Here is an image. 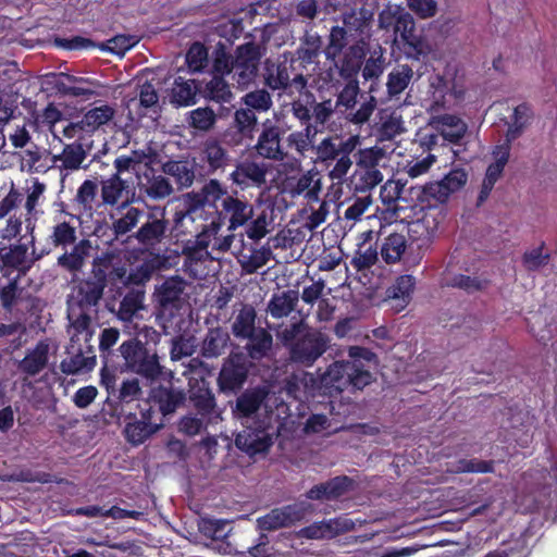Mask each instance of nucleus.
I'll list each match as a JSON object with an SVG mask.
<instances>
[{
  "label": "nucleus",
  "instance_id": "de8ad7c7",
  "mask_svg": "<svg viewBox=\"0 0 557 557\" xmlns=\"http://www.w3.org/2000/svg\"><path fill=\"white\" fill-rule=\"evenodd\" d=\"M413 76V71L408 64H401L393 69L387 77V91L391 97L398 96L409 85Z\"/></svg>",
  "mask_w": 557,
  "mask_h": 557
},
{
  "label": "nucleus",
  "instance_id": "a19ab883",
  "mask_svg": "<svg viewBox=\"0 0 557 557\" xmlns=\"http://www.w3.org/2000/svg\"><path fill=\"white\" fill-rule=\"evenodd\" d=\"M48 362V346L39 343L30 352H28L18 363V369L29 375L38 374Z\"/></svg>",
  "mask_w": 557,
  "mask_h": 557
},
{
  "label": "nucleus",
  "instance_id": "7ed1b4c3",
  "mask_svg": "<svg viewBox=\"0 0 557 557\" xmlns=\"http://www.w3.org/2000/svg\"><path fill=\"white\" fill-rule=\"evenodd\" d=\"M431 99L428 110L431 112L429 125L433 127L445 140L458 143L467 133L468 125L460 117L453 114H437L446 104L448 82L441 75H433L429 79Z\"/></svg>",
  "mask_w": 557,
  "mask_h": 557
},
{
  "label": "nucleus",
  "instance_id": "052dcab7",
  "mask_svg": "<svg viewBox=\"0 0 557 557\" xmlns=\"http://www.w3.org/2000/svg\"><path fill=\"white\" fill-rule=\"evenodd\" d=\"M416 281L412 275L405 274L396 278L395 283L387 288V296L393 299H400L408 304L414 289Z\"/></svg>",
  "mask_w": 557,
  "mask_h": 557
},
{
  "label": "nucleus",
  "instance_id": "0eeeda50",
  "mask_svg": "<svg viewBox=\"0 0 557 557\" xmlns=\"http://www.w3.org/2000/svg\"><path fill=\"white\" fill-rule=\"evenodd\" d=\"M271 414H263L253 424H246V430L236 436V446L248 456L267 454L273 445V425Z\"/></svg>",
  "mask_w": 557,
  "mask_h": 557
},
{
  "label": "nucleus",
  "instance_id": "864d4df0",
  "mask_svg": "<svg viewBox=\"0 0 557 557\" xmlns=\"http://www.w3.org/2000/svg\"><path fill=\"white\" fill-rule=\"evenodd\" d=\"M20 274L8 277V283L0 288V302L5 312L11 313L21 297L22 288L18 286Z\"/></svg>",
  "mask_w": 557,
  "mask_h": 557
},
{
  "label": "nucleus",
  "instance_id": "0e129e2a",
  "mask_svg": "<svg viewBox=\"0 0 557 557\" xmlns=\"http://www.w3.org/2000/svg\"><path fill=\"white\" fill-rule=\"evenodd\" d=\"M406 183L401 180H387L380 188V199L383 205V214L395 203L399 195H403Z\"/></svg>",
  "mask_w": 557,
  "mask_h": 557
},
{
  "label": "nucleus",
  "instance_id": "58836bf2",
  "mask_svg": "<svg viewBox=\"0 0 557 557\" xmlns=\"http://www.w3.org/2000/svg\"><path fill=\"white\" fill-rule=\"evenodd\" d=\"M257 311L250 304H243L236 313L234 321L231 325L232 334L236 338L250 336L259 326H256Z\"/></svg>",
  "mask_w": 557,
  "mask_h": 557
},
{
  "label": "nucleus",
  "instance_id": "4c0bfd02",
  "mask_svg": "<svg viewBox=\"0 0 557 557\" xmlns=\"http://www.w3.org/2000/svg\"><path fill=\"white\" fill-rule=\"evenodd\" d=\"M299 300V293L296 289H288L281 294H274L268 302V312L272 318L281 319L289 315L296 308Z\"/></svg>",
  "mask_w": 557,
  "mask_h": 557
},
{
  "label": "nucleus",
  "instance_id": "20e7f679",
  "mask_svg": "<svg viewBox=\"0 0 557 557\" xmlns=\"http://www.w3.org/2000/svg\"><path fill=\"white\" fill-rule=\"evenodd\" d=\"M117 351L116 357H121L123 360L120 364L122 370L151 381L162 374L163 367L157 350L151 348L148 343L141 342L139 337L124 341Z\"/></svg>",
  "mask_w": 557,
  "mask_h": 557
},
{
  "label": "nucleus",
  "instance_id": "e2e57ef3",
  "mask_svg": "<svg viewBox=\"0 0 557 557\" xmlns=\"http://www.w3.org/2000/svg\"><path fill=\"white\" fill-rule=\"evenodd\" d=\"M149 159V154L144 150H133L129 154L117 157L113 165L117 173L123 174L124 172L134 171L136 174L137 168Z\"/></svg>",
  "mask_w": 557,
  "mask_h": 557
},
{
  "label": "nucleus",
  "instance_id": "423d86ee",
  "mask_svg": "<svg viewBox=\"0 0 557 557\" xmlns=\"http://www.w3.org/2000/svg\"><path fill=\"white\" fill-rule=\"evenodd\" d=\"M137 412L123 413L125 426L123 430L127 443L133 446L144 444L148 438L164 426V421L150 412V407L137 404Z\"/></svg>",
  "mask_w": 557,
  "mask_h": 557
},
{
  "label": "nucleus",
  "instance_id": "6ab92c4d",
  "mask_svg": "<svg viewBox=\"0 0 557 557\" xmlns=\"http://www.w3.org/2000/svg\"><path fill=\"white\" fill-rule=\"evenodd\" d=\"M395 41L400 40L404 45V51L408 58L419 60L429 51L428 45L416 35V24L413 17L405 12L398 17L394 27Z\"/></svg>",
  "mask_w": 557,
  "mask_h": 557
},
{
  "label": "nucleus",
  "instance_id": "4468645a",
  "mask_svg": "<svg viewBox=\"0 0 557 557\" xmlns=\"http://www.w3.org/2000/svg\"><path fill=\"white\" fill-rule=\"evenodd\" d=\"M277 122L276 113L274 114V120L267 119L262 122L261 132L253 147L259 157L271 161H284L288 157V152L282 143L285 132Z\"/></svg>",
  "mask_w": 557,
  "mask_h": 557
},
{
  "label": "nucleus",
  "instance_id": "473e14b6",
  "mask_svg": "<svg viewBox=\"0 0 557 557\" xmlns=\"http://www.w3.org/2000/svg\"><path fill=\"white\" fill-rule=\"evenodd\" d=\"M87 158V151L81 143L65 145L62 152L52 157L53 164L61 171L73 172L81 169Z\"/></svg>",
  "mask_w": 557,
  "mask_h": 557
},
{
  "label": "nucleus",
  "instance_id": "aec40b11",
  "mask_svg": "<svg viewBox=\"0 0 557 557\" xmlns=\"http://www.w3.org/2000/svg\"><path fill=\"white\" fill-rule=\"evenodd\" d=\"M101 199L107 206L131 205L135 201V187L122 174L115 172L110 177L101 181Z\"/></svg>",
  "mask_w": 557,
  "mask_h": 557
},
{
  "label": "nucleus",
  "instance_id": "c756f323",
  "mask_svg": "<svg viewBox=\"0 0 557 557\" xmlns=\"http://www.w3.org/2000/svg\"><path fill=\"white\" fill-rule=\"evenodd\" d=\"M209 246H182V253L185 256L184 271L193 278H202L206 275L205 262L210 261Z\"/></svg>",
  "mask_w": 557,
  "mask_h": 557
},
{
  "label": "nucleus",
  "instance_id": "2eb2a0df",
  "mask_svg": "<svg viewBox=\"0 0 557 557\" xmlns=\"http://www.w3.org/2000/svg\"><path fill=\"white\" fill-rule=\"evenodd\" d=\"M269 394V389L261 385L245 389L232 407L234 418L240 420L244 425L250 424L257 421L256 418L263 409L264 414H271L273 419V411L265 404Z\"/></svg>",
  "mask_w": 557,
  "mask_h": 557
},
{
  "label": "nucleus",
  "instance_id": "ddd939ff",
  "mask_svg": "<svg viewBox=\"0 0 557 557\" xmlns=\"http://www.w3.org/2000/svg\"><path fill=\"white\" fill-rule=\"evenodd\" d=\"M250 363L244 352L232 351L223 360L216 383L219 391L223 394H236L246 383L249 374Z\"/></svg>",
  "mask_w": 557,
  "mask_h": 557
},
{
  "label": "nucleus",
  "instance_id": "69168bd1",
  "mask_svg": "<svg viewBox=\"0 0 557 557\" xmlns=\"http://www.w3.org/2000/svg\"><path fill=\"white\" fill-rule=\"evenodd\" d=\"M96 366V357H85L81 351L61 362V370L65 374H76L89 371Z\"/></svg>",
  "mask_w": 557,
  "mask_h": 557
},
{
  "label": "nucleus",
  "instance_id": "cd10ccee",
  "mask_svg": "<svg viewBox=\"0 0 557 557\" xmlns=\"http://www.w3.org/2000/svg\"><path fill=\"white\" fill-rule=\"evenodd\" d=\"M35 246H0V269L3 275L10 277L18 273L20 275L28 268L27 252L28 248Z\"/></svg>",
  "mask_w": 557,
  "mask_h": 557
},
{
  "label": "nucleus",
  "instance_id": "f3484780",
  "mask_svg": "<svg viewBox=\"0 0 557 557\" xmlns=\"http://www.w3.org/2000/svg\"><path fill=\"white\" fill-rule=\"evenodd\" d=\"M283 191L293 199L302 197L307 203L319 202L322 176L318 171L309 170L301 175L287 177L283 183Z\"/></svg>",
  "mask_w": 557,
  "mask_h": 557
},
{
  "label": "nucleus",
  "instance_id": "72a5a7b5",
  "mask_svg": "<svg viewBox=\"0 0 557 557\" xmlns=\"http://www.w3.org/2000/svg\"><path fill=\"white\" fill-rule=\"evenodd\" d=\"M230 334L221 326L209 329L201 345V356L211 359L224 354L230 343Z\"/></svg>",
  "mask_w": 557,
  "mask_h": 557
},
{
  "label": "nucleus",
  "instance_id": "bf43d9fd",
  "mask_svg": "<svg viewBox=\"0 0 557 557\" xmlns=\"http://www.w3.org/2000/svg\"><path fill=\"white\" fill-rule=\"evenodd\" d=\"M386 158L384 148L373 146L370 148L359 149L355 154L356 165L361 168L379 169L380 163Z\"/></svg>",
  "mask_w": 557,
  "mask_h": 557
},
{
  "label": "nucleus",
  "instance_id": "1a4fd4ad",
  "mask_svg": "<svg viewBox=\"0 0 557 557\" xmlns=\"http://www.w3.org/2000/svg\"><path fill=\"white\" fill-rule=\"evenodd\" d=\"M263 54L264 49L255 42H246L235 49L232 79L239 88H247L256 81Z\"/></svg>",
  "mask_w": 557,
  "mask_h": 557
},
{
  "label": "nucleus",
  "instance_id": "393cba45",
  "mask_svg": "<svg viewBox=\"0 0 557 557\" xmlns=\"http://www.w3.org/2000/svg\"><path fill=\"white\" fill-rule=\"evenodd\" d=\"M57 77V89L67 96L89 99L98 96L99 82L86 77L74 76L65 73L53 74Z\"/></svg>",
  "mask_w": 557,
  "mask_h": 557
},
{
  "label": "nucleus",
  "instance_id": "09e8293b",
  "mask_svg": "<svg viewBox=\"0 0 557 557\" xmlns=\"http://www.w3.org/2000/svg\"><path fill=\"white\" fill-rule=\"evenodd\" d=\"M120 213L121 216L113 222V230L117 236L132 231L144 215L143 210L129 205L120 206Z\"/></svg>",
  "mask_w": 557,
  "mask_h": 557
},
{
  "label": "nucleus",
  "instance_id": "ea45409f",
  "mask_svg": "<svg viewBox=\"0 0 557 557\" xmlns=\"http://www.w3.org/2000/svg\"><path fill=\"white\" fill-rule=\"evenodd\" d=\"M126 289L117 311V317L122 321H131L135 313L143 308L145 298V292L139 286L133 285Z\"/></svg>",
  "mask_w": 557,
  "mask_h": 557
},
{
  "label": "nucleus",
  "instance_id": "4be33fe9",
  "mask_svg": "<svg viewBox=\"0 0 557 557\" xmlns=\"http://www.w3.org/2000/svg\"><path fill=\"white\" fill-rule=\"evenodd\" d=\"M269 165L262 161L244 160L230 174V180L242 188L261 187L267 183Z\"/></svg>",
  "mask_w": 557,
  "mask_h": 557
},
{
  "label": "nucleus",
  "instance_id": "774afa93",
  "mask_svg": "<svg viewBox=\"0 0 557 557\" xmlns=\"http://www.w3.org/2000/svg\"><path fill=\"white\" fill-rule=\"evenodd\" d=\"M196 350L195 338L178 335L172 338L170 357L172 361H178L185 357H190Z\"/></svg>",
  "mask_w": 557,
  "mask_h": 557
},
{
  "label": "nucleus",
  "instance_id": "c03bdc74",
  "mask_svg": "<svg viewBox=\"0 0 557 557\" xmlns=\"http://www.w3.org/2000/svg\"><path fill=\"white\" fill-rule=\"evenodd\" d=\"M141 394L143 389L137 379L124 380L120 388H116L115 396H111V399L115 403L114 411H117L120 408V413L123 414L124 406L128 405L133 400H138Z\"/></svg>",
  "mask_w": 557,
  "mask_h": 557
},
{
  "label": "nucleus",
  "instance_id": "4d7b16f0",
  "mask_svg": "<svg viewBox=\"0 0 557 557\" xmlns=\"http://www.w3.org/2000/svg\"><path fill=\"white\" fill-rule=\"evenodd\" d=\"M187 121L190 127L200 132H209L216 122V115L209 107L197 108L188 113Z\"/></svg>",
  "mask_w": 557,
  "mask_h": 557
},
{
  "label": "nucleus",
  "instance_id": "9b49d317",
  "mask_svg": "<svg viewBox=\"0 0 557 557\" xmlns=\"http://www.w3.org/2000/svg\"><path fill=\"white\" fill-rule=\"evenodd\" d=\"M109 259H95L91 275L76 286V301L82 310L96 307L108 282Z\"/></svg>",
  "mask_w": 557,
  "mask_h": 557
},
{
  "label": "nucleus",
  "instance_id": "a878e982",
  "mask_svg": "<svg viewBox=\"0 0 557 557\" xmlns=\"http://www.w3.org/2000/svg\"><path fill=\"white\" fill-rule=\"evenodd\" d=\"M185 281L180 276H171L156 288L154 299L163 311L178 310L182 305V295Z\"/></svg>",
  "mask_w": 557,
  "mask_h": 557
},
{
  "label": "nucleus",
  "instance_id": "9d476101",
  "mask_svg": "<svg viewBox=\"0 0 557 557\" xmlns=\"http://www.w3.org/2000/svg\"><path fill=\"white\" fill-rule=\"evenodd\" d=\"M187 395L184 388L172 382L160 383L150 388L148 397L140 403L150 407V412L163 421L185 405Z\"/></svg>",
  "mask_w": 557,
  "mask_h": 557
},
{
  "label": "nucleus",
  "instance_id": "f257e3e1",
  "mask_svg": "<svg viewBox=\"0 0 557 557\" xmlns=\"http://www.w3.org/2000/svg\"><path fill=\"white\" fill-rule=\"evenodd\" d=\"M348 357L349 360L334 361L319 376L317 389L320 395L337 397L349 386L362 389L372 382V374L366 363L374 362L376 355L368 348L350 346Z\"/></svg>",
  "mask_w": 557,
  "mask_h": 557
},
{
  "label": "nucleus",
  "instance_id": "37998d69",
  "mask_svg": "<svg viewBox=\"0 0 557 557\" xmlns=\"http://www.w3.org/2000/svg\"><path fill=\"white\" fill-rule=\"evenodd\" d=\"M273 207L264 208L250 223L245 225V234L251 240H260L270 231L273 223Z\"/></svg>",
  "mask_w": 557,
  "mask_h": 557
},
{
  "label": "nucleus",
  "instance_id": "f8f14e48",
  "mask_svg": "<svg viewBox=\"0 0 557 557\" xmlns=\"http://www.w3.org/2000/svg\"><path fill=\"white\" fill-rule=\"evenodd\" d=\"M431 207L434 206L425 185L412 186L403 190V195H399L384 216L391 220H409L416 218L424 208Z\"/></svg>",
  "mask_w": 557,
  "mask_h": 557
},
{
  "label": "nucleus",
  "instance_id": "dca6fc26",
  "mask_svg": "<svg viewBox=\"0 0 557 557\" xmlns=\"http://www.w3.org/2000/svg\"><path fill=\"white\" fill-rule=\"evenodd\" d=\"M104 259H109L111 261L109 257H106ZM164 262L165 259L158 255L151 260H145L136 268L135 271L131 273H127V270L124 267H116L111 269L110 262L107 273L112 281V285H115L117 289L128 288L133 285L140 286L147 282L157 270L163 268ZM117 294L122 296V292L117 290Z\"/></svg>",
  "mask_w": 557,
  "mask_h": 557
},
{
  "label": "nucleus",
  "instance_id": "bb28decb",
  "mask_svg": "<svg viewBox=\"0 0 557 557\" xmlns=\"http://www.w3.org/2000/svg\"><path fill=\"white\" fill-rule=\"evenodd\" d=\"M302 512L296 505H287L272 509L269 513L258 518V527L262 531H274L287 528L300 521Z\"/></svg>",
  "mask_w": 557,
  "mask_h": 557
},
{
  "label": "nucleus",
  "instance_id": "7c9ffc66",
  "mask_svg": "<svg viewBox=\"0 0 557 557\" xmlns=\"http://www.w3.org/2000/svg\"><path fill=\"white\" fill-rule=\"evenodd\" d=\"M240 339L247 341L244 346L247 354L245 356L255 361H260L265 358L273 346V337L271 333L261 326L251 332L250 336L242 337Z\"/></svg>",
  "mask_w": 557,
  "mask_h": 557
},
{
  "label": "nucleus",
  "instance_id": "603ef678",
  "mask_svg": "<svg viewBox=\"0 0 557 557\" xmlns=\"http://www.w3.org/2000/svg\"><path fill=\"white\" fill-rule=\"evenodd\" d=\"M494 162H492L487 169L484 178L496 183L503 174L505 165L507 164L510 157L509 145H498L493 149L492 152Z\"/></svg>",
  "mask_w": 557,
  "mask_h": 557
},
{
  "label": "nucleus",
  "instance_id": "c9c22d12",
  "mask_svg": "<svg viewBox=\"0 0 557 557\" xmlns=\"http://www.w3.org/2000/svg\"><path fill=\"white\" fill-rule=\"evenodd\" d=\"M343 24L350 34H368L373 21V12L364 7L350 9L342 15Z\"/></svg>",
  "mask_w": 557,
  "mask_h": 557
},
{
  "label": "nucleus",
  "instance_id": "3c124183",
  "mask_svg": "<svg viewBox=\"0 0 557 557\" xmlns=\"http://www.w3.org/2000/svg\"><path fill=\"white\" fill-rule=\"evenodd\" d=\"M114 109L108 104L92 108L88 110L82 117L83 126L87 131L97 129L98 127L107 124L114 116Z\"/></svg>",
  "mask_w": 557,
  "mask_h": 557
},
{
  "label": "nucleus",
  "instance_id": "e433bc0d",
  "mask_svg": "<svg viewBox=\"0 0 557 557\" xmlns=\"http://www.w3.org/2000/svg\"><path fill=\"white\" fill-rule=\"evenodd\" d=\"M166 230L168 221L164 219V211L160 212V216L150 213L147 221L143 223L141 227L136 233V238L143 244L149 242L160 243Z\"/></svg>",
  "mask_w": 557,
  "mask_h": 557
},
{
  "label": "nucleus",
  "instance_id": "2f4dec72",
  "mask_svg": "<svg viewBox=\"0 0 557 557\" xmlns=\"http://www.w3.org/2000/svg\"><path fill=\"white\" fill-rule=\"evenodd\" d=\"M201 160L207 164L208 171L214 173L223 171L230 164L231 156L218 139L208 138L202 145Z\"/></svg>",
  "mask_w": 557,
  "mask_h": 557
},
{
  "label": "nucleus",
  "instance_id": "f704fd0d",
  "mask_svg": "<svg viewBox=\"0 0 557 557\" xmlns=\"http://www.w3.org/2000/svg\"><path fill=\"white\" fill-rule=\"evenodd\" d=\"M162 173L173 177L180 188H188L195 180L194 164L188 160H169L161 165Z\"/></svg>",
  "mask_w": 557,
  "mask_h": 557
},
{
  "label": "nucleus",
  "instance_id": "13d9d810",
  "mask_svg": "<svg viewBox=\"0 0 557 557\" xmlns=\"http://www.w3.org/2000/svg\"><path fill=\"white\" fill-rule=\"evenodd\" d=\"M242 102L253 112H268L273 106L272 97L265 89H256L247 92L242 98Z\"/></svg>",
  "mask_w": 557,
  "mask_h": 557
},
{
  "label": "nucleus",
  "instance_id": "5fc2aeb1",
  "mask_svg": "<svg viewBox=\"0 0 557 557\" xmlns=\"http://www.w3.org/2000/svg\"><path fill=\"white\" fill-rule=\"evenodd\" d=\"M205 96L216 102H228L233 94L228 83L220 75H214L205 87Z\"/></svg>",
  "mask_w": 557,
  "mask_h": 557
},
{
  "label": "nucleus",
  "instance_id": "79ce46f5",
  "mask_svg": "<svg viewBox=\"0 0 557 557\" xmlns=\"http://www.w3.org/2000/svg\"><path fill=\"white\" fill-rule=\"evenodd\" d=\"M298 97L290 102V111L293 116L297 119L302 125L311 124L312 120V106L314 104V94L307 88L301 91H296Z\"/></svg>",
  "mask_w": 557,
  "mask_h": 557
},
{
  "label": "nucleus",
  "instance_id": "6e6552de",
  "mask_svg": "<svg viewBox=\"0 0 557 557\" xmlns=\"http://www.w3.org/2000/svg\"><path fill=\"white\" fill-rule=\"evenodd\" d=\"M264 84L271 90L284 91L293 97L296 91H301L308 86V78L302 73L294 74L293 63L286 60L283 62H273L268 60L264 66Z\"/></svg>",
  "mask_w": 557,
  "mask_h": 557
},
{
  "label": "nucleus",
  "instance_id": "49530a36",
  "mask_svg": "<svg viewBox=\"0 0 557 557\" xmlns=\"http://www.w3.org/2000/svg\"><path fill=\"white\" fill-rule=\"evenodd\" d=\"M317 134L314 126L308 124L301 131H295L288 134L286 141L288 147L293 148L300 158L306 157V153L313 147V138Z\"/></svg>",
  "mask_w": 557,
  "mask_h": 557
},
{
  "label": "nucleus",
  "instance_id": "8fccbe9b",
  "mask_svg": "<svg viewBox=\"0 0 557 557\" xmlns=\"http://www.w3.org/2000/svg\"><path fill=\"white\" fill-rule=\"evenodd\" d=\"M233 125L243 137L252 138L258 125L256 112L250 108H238L234 112Z\"/></svg>",
  "mask_w": 557,
  "mask_h": 557
},
{
  "label": "nucleus",
  "instance_id": "680f3d73",
  "mask_svg": "<svg viewBox=\"0 0 557 557\" xmlns=\"http://www.w3.org/2000/svg\"><path fill=\"white\" fill-rule=\"evenodd\" d=\"M408 248L412 249L413 246H381V253L387 263H394L396 261L403 260L406 264L409 265L419 264L422 259L421 253L418 252V255L412 260H410L408 256Z\"/></svg>",
  "mask_w": 557,
  "mask_h": 557
},
{
  "label": "nucleus",
  "instance_id": "6e6d98bb",
  "mask_svg": "<svg viewBox=\"0 0 557 557\" xmlns=\"http://www.w3.org/2000/svg\"><path fill=\"white\" fill-rule=\"evenodd\" d=\"M196 90L195 81H185L178 77L172 89V101L177 106H189L195 100Z\"/></svg>",
  "mask_w": 557,
  "mask_h": 557
},
{
  "label": "nucleus",
  "instance_id": "338daca9",
  "mask_svg": "<svg viewBox=\"0 0 557 557\" xmlns=\"http://www.w3.org/2000/svg\"><path fill=\"white\" fill-rule=\"evenodd\" d=\"M320 258L318 269L320 271L334 270L342 261L343 250L342 246H317V251L320 249Z\"/></svg>",
  "mask_w": 557,
  "mask_h": 557
},
{
  "label": "nucleus",
  "instance_id": "a211bd4d",
  "mask_svg": "<svg viewBox=\"0 0 557 557\" xmlns=\"http://www.w3.org/2000/svg\"><path fill=\"white\" fill-rule=\"evenodd\" d=\"M221 207V214H225L226 216H228V231L232 232L231 235H226L224 237V242L222 244H232V242L237 236V234H235L234 232L237 231V228L245 226L246 223L252 218L253 208L248 201L242 200L230 194L228 196L223 198ZM238 236V240L243 244L244 233L239 232Z\"/></svg>",
  "mask_w": 557,
  "mask_h": 557
},
{
  "label": "nucleus",
  "instance_id": "a18cd8bd",
  "mask_svg": "<svg viewBox=\"0 0 557 557\" xmlns=\"http://www.w3.org/2000/svg\"><path fill=\"white\" fill-rule=\"evenodd\" d=\"M383 181V174L379 169L359 168L356 165L351 175V184L356 191H368Z\"/></svg>",
  "mask_w": 557,
  "mask_h": 557
},
{
  "label": "nucleus",
  "instance_id": "c85d7f7f",
  "mask_svg": "<svg viewBox=\"0 0 557 557\" xmlns=\"http://www.w3.org/2000/svg\"><path fill=\"white\" fill-rule=\"evenodd\" d=\"M352 480L346 475L335 476L312 486L306 494L312 500H333L342 497L351 486Z\"/></svg>",
  "mask_w": 557,
  "mask_h": 557
},
{
  "label": "nucleus",
  "instance_id": "39448f33",
  "mask_svg": "<svg viewBox=\"0 0 557 557\" xmlns=\"http://www.w3.org/2000/svg\"><path fill=\"white\" fill-rule=\"evenodd\" d=\"M228 196L227 187L216 178L208 180L198 190L184 194L180 201L182 210L176 212L177 219L201 216L205 208L218 209V202Z\"/></svg>",
  "mask_w": 557,
  "mask_h": 557
},
{
  "label": "nucleus",
  "instance_id": "b1692460",
  "mask_svg": "<svg viewBox=\"0 0 557 557\" xmlns=\"http://www.w3.org/2000/svg\"><path fill=\"white\" fill-rule=\"evenodd\" d=\"M189 400L201 418L210 421L219 417L214 394L206 379L189 381Z\"/></svg>",
  "mask_w": 557,
  "mask_h": 557
},
{
  "label": "nucleus",
  "instance_id": "f03ea898",
  "mask_svg": "<svg viewBox=\"0 0 557 557\" xmlns=\"http://www.w3.org/2000/svg\"><path fill=\"white\" fill-rule=\"evenodd\" d=\"M282 339L288 349L289 359L307 368L312 367L331 344L327 334L302 322H295L286 327L282 333Z\"/></svg>",
  "mask_w": 557,
  "mask_h": 557
},
{
  "label": "nucleus",
  "instance_id": "412c9836",
  "mask_svg": "<svg viewBox=\"0 0 557 557\" xmlns=\"http://www.w3.org/2000/svg\"><path fill=\"white\" fill-rule=\"evenodd\" d=\"M468 181V173L461 169H453L442 180L425 184L433 206L445 203L451 194L460 190Z\"/></svg>",
  "mask_w": 557,
  "mask_h": 557
},
{
  "label": "nucleus",
  "instance_id": "5701e85b",
  "mask_svg": "<svg viewBox=\"0 0 557 557\" xmlns=\"http://www.w3.org/2000/svg\"><path fill=\"white\" fill-rule=\"evenodd\" d=\"M137 188L140 196L154 201L163 200L174 193L169 178L156 173L153 169H147L143 174H137Z\"/></svg>",
  "mask_w": 557,
  "mask_h": 557
}]
</instances>
